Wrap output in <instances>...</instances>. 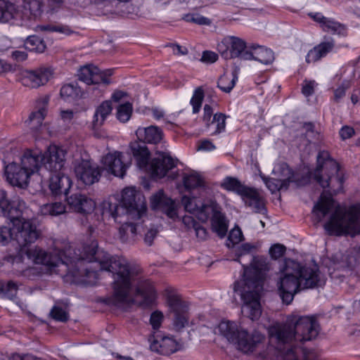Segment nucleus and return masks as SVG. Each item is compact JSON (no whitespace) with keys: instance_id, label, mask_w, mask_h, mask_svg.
I'll return each mask as SVG.
<instances>
[{"instance_id":"f257e3e1","label":"nucleus","mask_w":360,"mask_h":360,"mask_svg":"<svg viewBox=\"0 0 360 360\" xmlns=\"http://www.w3.org/2000/svg\"><path fill=\"white\" fill-rule=\"evenodd\" d=\"M79 253L69 246L65 251L55 249L47 253L35 247L27 249V258L35 264L46 266L51 271L67 272V276L73 277L74 281L84 284H93L97 278V272L84 267V262H97L102 271L112 274V294L108 299V304L117 307H124L134 302L131 294L134 271L128 262L123 258L112 256L102 249L98 248V243L93 240L83 246Z\"/></svg>"},{"instance_id":"f03ea898","label":"nucleus","mask_w":360,"mask_h":360,"mask_svg":"<svg viewBox=\"0 0 360 360\" xmlns=\"http://www.w3.org/2000/svg\"><path fill=\"white\" fill-rule=\"evenodd\" d=\"M317 166L313 172V177L323 188H330L327 195L323 192L319 202L314 205L313 212L322 220L328 214L331 213L329 220L324 228L330 235H354L359 232L360 204L350 206L347 210L335 203L331 198L332 193H336L342 184V178L338 172V163L330 157L328 152L320 151L316 158Z\"/></svg>"},{"instance_id":"7ed1b4c3","label":"nucleus","mask_w":360,"mask_h":360,"mask_svg":"<svg viewBox=\"0 0 360 360\" xmlns=\"http://www.w3.org/2000/svg\"><path fill=\"white\" fill-rule=\"evenodd\" d=\"M243 279L235 282L233 290L238 292L243 302L241 312L252 321L262 314L260 292L266 272L270 270L267 258L250 255V266L243 264Z\"/></svg>"},{"instance_id":"20e7f679","label":"nucleus","mask_w":360,"mask_h":360,"mask_svg":"<svg viewBox=\"0 0 360 360\" xmlns=\"http://www.w3.org/2000/svg\"><path fill=\"white\" fill-rule=\"evenodd\" d=\"M138 139L141 142L131 143L130 149L135 158L138 167L141 169L148 171L153 178L161 179L165 176L167 172L176 165L174 160L166 151H156V157L152 158L148 163L150 152L146 143L157 144L163 138L162 131L156 126L148 127H139L136 131Z\"/></svg>"},{"instance_id":"39448f33","label":"nucleus","mask_w":360,"mask_h":360,"mask_svg":"<svg viewBox=\"0 0 360 360\" xmlns=\"http://www.w3.org/2000/svg\"><path fill=\"white\" fill-rule=\"evenodd\" d=\"M277 288L282 301L290 304L300 289L313 288L325 283V278L316 264L302 266L299 262L285 259L279 268Z\"/></svg>"},{"instance_id":"423d86ee","label":"nucleus","mask_w":360,"mask_h":360,"mask_svg":"<svg viewBox=\"0 0 360 360\" xmlns=\"http://www.w3.org/2000/svg\"><path fill=\"white\" fill-rule=\"evenodd\" d=\"M102 214L108 215L116 222H122L120 218L139 219L146 212V204L143 194L133 187L122 190L121 198L118 196H110L101 203Z\"/></svg>"},{"instance_id":"0eeeda50","label":"nucleus","mask_w":360,"mask_h":360,"mask_svg":"<svg viewBox=\"0 0 360 360\" xmlns=\"http://www.w3.org/2000/svg\"><path fill=\"white\" fill-rule=\"evenodd\" d=\"M219 333L229 343L244 353L253 352L264 336L257 330L249 332L241 323L222 321L218 326Z\"/></svg>"},{"instance_id":"6e6552de","label":"nucleus","mask_w":360,"mask_h":360,"mask_svg":"<svg viewBox=\"0 0 360 360\" xmlns=\"http://www.w3.org/2000/svg\"><path fill=\"white\" fill-rule=\"evenodd\" d=\"M66 151L56 146H50L44 154L26 151L21 158L22 169L30 174L37 172L41 165L49 171H58L64 167Z\"/></svg>"},{"instance_id":"1a4fd4ad","label":"nucleus","mask_w":360,"mask_h":360,"mask_svg":"<svg viewBox=\"0 0 360 360\" xmlns=\"http://www.w3.org/2000/svg\"><path fill=\"white\" fill-rule=\"evenodd\" d=\"M30 214V207L20 197L10 200L7 193L0 189V217H3L11 223H15L22 217Z\"/></svg>"},{"instance_id":"9d476101","label":"nucleus","mask_w":360,"mask_h":360,"mask_svg":"<svg viewBox=\"0 0 360 360\" xmlns=\"http://www.w3.org/2000/svg\"><path fill=\"white\" fill-rule=\"evenodd\" d=\"M33 212L30 208V214L27 217L19 219L15 223H11L15 231L13 239L21 247L34 243L40 236V231L36 224L31 220Z\"/></svg>"},{"instance_id":"9b49d317","label":"nucleus","mask_w":360,"mask_h":360,"mask_svg":"<svg viewBox=\"0 0 360 360\" xmlns=\"http://www.w3.org/2000/svg\"><path fill=\"white\" fill-rule=\"evenodd\" d=\"M169 311L173 314V326L176 330H180L188 325V304L176 295L167 296Z\"/></svg>"},{"instance_id":"f8f14e48","label":"nucleus","mask_w":360,"mask_h":360,"mask_svg":"<svg viewBox=\"0 0 360 360\" xmlns=\"http://www.w3.org/2000/svg\"><path fill=\"white\" fill-rule=\"evenodd\" d=\"M181 203L186 212L195 214L202 221H207L210 217V212L214 210L213 206L216 201L207 199L202 202L196 197L184 195Z\"/></svg>"},{"instance_id":"ddd939ff","label":"nucleus","mask_w":360,"mask_h":360,"mask_svg":"<svg viewBox=\"0 0 360 360\" xmlns=\"http://www.w3.org/2000/svg\"><path fill=\"white\" fill-rule=\"evenodd\" d=\"M217 49L225 60L234 58L245 60L243 56L245 53H250L251 50L247 49L246 44L243 39L236 37L224 38L218 44Z\"/></svg>"},{"instance_id":"4468645a","label":"nucleus","mask_w":360,"mask_h":360,"mask_svg":"<svg viewBox=\"0 0 360 360\" xmlns=\"http://www.w3.org/2000/svg\"><path fill=\"white\" fill-rule=\"evenodd\" d=\"M75 172L78 181L91 186L99 181L102 169L89 160H82L75 165Z\"/></svg>"},{"instance_id":"2eb2a0df","label":"nucleus","mask_w":360,"mask_h":360,"mask_svg":"<svg viewBox=\"0 0 360 360\" xmlns=\"http://www.w3.org/2000/svg\"><path fill=\"white\" fill-rule=\"evenodd\" d=\"M150 207L154 210L162 212L170 219H175L177 217L175 202L165 195L162 190L150 197Z\"/></svg>"},{"instance_id":"dca6fc26","label":"nucleus","mask_w":360,"mask_h":360,"mask_svg":"<svg viewBox=\"0 0 360 360\" xmlns=\"http://www.w3.org/2000/svg\"><path fill=\"white\" fill-rule=\"evenodd\" d=\"M122 154L120 152L108 153L102 159L103 169L108 173L115 176L123 178L125 175L127 166L123 163Z\"/></svg>"},{"instance_id":"f3484780","label":"nucleus","mask_w":360,"mask_h":360,"mask_svg":"<svg viewBox=\"0 0 360 360\" xmlns=\"http://www.w3.org/2000/svg\"><path fill=\"white\" fill-rule=\"evenodd\" d=\"M7 181L13 186L25 188L27 186L30 174L15 162L8 165L5 169Z\"/></svg>"},{"instance_id":"a211bd4d","label":"nucleus","mask_w":360,"mask_h":360,"mask_svg":"<svg viewBox=\"0 0 360 360\" xmlns=\"http://www.w3.org/2000/svg\"><path fill=\"white\" fill-rule=\"evenodd\" d=\"M49 68H40L36 70L25 71L22 77V84L30 88H37L44 85L51 77Z\"/></svg>"},{"instance_id":"6ab92c4d","label":"nucleus","mask_w":360,"mask_h":360,"mask_svg":"<svg viewBox=\"0 0 360 360\" xmlns=\"http://www.w3.org/2000/svg\"><path fill=\"white\" fill-rule=\"evenodd\" d=\"M68 205L75 211L90 214L96 207L95 202L89 197L82 193H74L67 198Z\"/></svg>"},{"instance_id":"aec40b11","label":"nucleus","mask_w":360,"mask_h":360,"mask_svg":"<svg viewBox=\"0 0 360 360\" xmlns=\"http://www.w3.org/2000/svg\"><path fill=\"white\" fill-rule=\"evenodd\" d=\"M63 167L58 171H49L52 174L50 176L49 188L53 195L67 194L71 187L70 179L62 172Z\"/></svg>"},{"instance_id":"412c9836","label":"nucleus","mask_w":360,"mask_h":360,"mask_svg":"<svg viewBox=\"0 0 360 360\" xmlns=\"http://www.w3.org/2000/svg\"><path fill=\"white\" fill-rule=\"evenodd\" d=\"M136 295L141 297L139 305L143 307L152 306L157 299V292L153 283L148 280L140 281L136 288Z\"/></svg>"},{"instance_id":"4be33fe9","label":"nucleus","mask_w":360,"mask_h":360,"mask_svg":"<svg viewBox=\"0 0 360 360\" xmlns=\"http://www.w3.org/2000/svg\"><path fill=\"white\" fill-rule=\"evenodd\" d=\"M203 122L205 123L207 127H210L211 125H214L215 129L212 132V135L218 134L224 130L226 127V115L223 113H216L214 115L211 121L213 110L212 107L207 104L204 106Z\"/></svg>"},{"instance_id":"5701e85b","label":"nucleus","mask_w":360,"mask_h":360,"mask_svg":"<svg viewBox=\"0 0 360 360\" xmlns=\"http://www.w3.org/2000/svg\"><path fill=\"white\" fill-rule=\"evenodd\" d=\"M241 198L245 204L251 207L255 212L262 214L266 213L264 198L257 190L250 187Z\"/></svg>"},{"instance_id":"b1692460","label":"nucleus","mask_w":360,"mask_h":360,"mask_svg":"<svg viewBox=\"0 0 360 360\" xmlns=\"http://www.w3.org/2000/svg\"><path fill=\"white\" fill-rule=\"evenodd\" d=\"M48 101V98L40 99L38 103L37 110L32 112L26 121L27 126L33 131H37L42 124L47 113Z\"/></svg>"},{"instance_id":"393cba45","label":"nucleus","mask_w":360,"mask_h":360,"mask_svg":"<svg viewBox=\"0 0 360 360\" xmlns=\"http://www.w3.org/2000/svg\"><path fill=\"white\" fill-rule=\"evenodd\" d=\"M78 79L88 85L97 84L105 79V75L101 70L93 65H86L82 67L78 71Z\"/></svg>"},{"instance_id":"a878e982","label":"nucleus","mask_w":360,"mask_h":360,"mask_svg":"<svg viewBox=\"0 0 360 360\" xmlns=\"http://www.w3.org/2000/svg\"><path fill=\"white\" fill-rule=\"evenodd\" d=\"M150 348L152 351L160 354L169 355L178 351L180 349V345L172 338L164 337L160 341L153 340L150 343Z\"/></svg>"},{"instance_id":"bb28decb","label":"nucleus","mask_w":360,"mask_h":360,"mask_svg":"<svg viewBox=\"0 0 360 360\" xmlns=\"http://www.w3.org/2000/svg\"><path fill=\"white\" fill-rule=\"evenodd\" d=\"M243 57L245 60H255L259 63L269 65L274 62V52L263 46H252L250 53H245Z\"/></svg>"},{"instance_id":"cd10ccee","label":"nucleus","mask_w":360,"mask_h":360,"mask_svg":"<svg viewBox=\"0 0 360 360\" xmlns=\"http://www.w3.org/2000/svg\"><path fill=\"white\" fill-rule=\"evenodd\" d=\"M214 210L210 212V217H212V226L213 231L220 238H224L228 231V225L225 220L224 216L220 211V207L216 202L213 206Z\"/></svg>"},{"instance_id":"c85d7f7f","label":"nucleus","mask_w":360,"mask_h":360,"mask_svg":"<svg viewBox=\"0 0 360 360\" xmlns=\"http://www.w3.org/2000/svg\"><path fill=\"white\" fill-rule=\"evenodd\" d=\"M122 225L119 229V238L122 243H133L136 238V225L131 221V219L120 218Z\"/></svg>"},{"instance_id":"c756f323","label":"nucleus","mask_w":360,"mask_h":360,"mask_svg":"<svg viewBox=\"0 0 360 360\" xmlns=\"http://www.w3.org/2000/svg\"><path fill=\"white\" fill-rule=\"evenodd\" d=\"M333 47L334 41L333 40L321 43L308 52L306 56L307 63H314L319 60L330 52Z\"/></svg>"},{"instance_id":"7c9ffc66","label":"nucleus","mask_w":360,"mask_h":360,"mask_svg":"<svg viewBox=\"0 0 360 360\" xmlns=\"http://www.w3.org/2000/svg\"><path fill=\"white\" fill-rule=\"evenodd\" d=\"M112 107L109 101H103L96 110L92 125L94 129L101 127L106 118L111 114Z\"/></svg>"},{"instance_id":"2f4dec72","label":"nucleus","mask_w":360,"mask_h":360,"mask_svg":"<svg viewBox=\"0 0 360 360\" xmlns=\"http://www.w3.org/2000/svg\"><path fill=\"white\" fill-rule=\"evenodd\" d=\"M18 15L17 6L8 1L0 0V22H8Z\"/></svg>"},{"instance_id":"473e14b6","label":"nucleus","mask_w":360,"mask_h":360,"mask_svg":"<svg viewBox=\"0 0 360 360\" xmlns=\"http://www.w3.org/2000/svg\"><path fill=\"white\" fill-rule=\"evenodd\" d=\"M221 186L225 190L234 192L241 197L250 188L243 184L238 179L231 176L226 177Z\"/></svg>"},{"instance_id":"72a5a7b5","label":"nucleus","mask_w":360,"mask_h":360,"mask_svg":"<svg viewBox=\"0 0 360 360\" xmlns=\"http://www.w3.org/2000/svg\"><path fill=\"white\" fill-rule=\"evenodd\" d=\"M183 183L186 190L203 187L205 185V181L202 176L193 171L184 174Z\"/></svg>"},{"instance_id":"f704fd0d","label":"nucleus","mask_w":360,"mask_h":360,"mask_svg":"<svg viewBox=\"0 0 360 360\" xmlns=\"http://www.w3.org/2000/svg\"><path fill=\"white\" fill-rule=\"evenodd\" d=\"M60 96L66 101H73L82 96V92L77 84H68L62 86Z\"/></svg>"},{"instance_id":"c9c22d12","label":"nucleus","mask_w":360,"mask_h":360,"mask_svg":"<svg viewBox=\"0 0 360 360\" xmlns=\"http://www.w3.org/2000/svg\"><path fill=\"white\" fill-rule=\"evenodd\" d=\"M262 179L266 184L269 190L272 193H276L281 189H287L289 186V181L288 179H281L276 178H267L262 176Z\"/></svg>"},{"instance_id":"e433bc0d","label":"nucleus","mask_w":360,"mask_h":360,"mask_svg":"<svg viewBox=\"0 0 360 360\" xmlns=\"http://www.w3.org/2000/svg\"><path fill=\"white\" fill-rule=\"evenodd\" d=\"M183 222L188 229H193L197 238H198L200 240H203L207 238V230L199 223L195 221L193 217L186 216L183 218Z\"/></svg>"},{"instance_id":"4c0bfd02","label":"nucleus","mask_w":360,"mask_h":360,"mask_svg":"<svg viewBox=\"0 0 360 360\" xmlns=\"http://www.w3.org/2000/svg\"><path fill=\"white\" fill-rule=\"evenodd\" d=\"M65 212V207L62 202L44 204L40 207L42 215L58 216Z\"/></svg>"},{"instance_id":"58836bf2","label":"nucleus","mask_w":360,"mask_h":360,"mask_svg":"<svg viewBox=\"0 0 360 360\" xmlns=\"http://www.w3.org/2000/svg\"><path fill=\"white\" fill-rule=\"evenodd\" d=\"M25 48L30 51L42 53L46 49L44 41L37 36H30L25 42Z\"/></svg>"},{"instance_id":"ea45409f","label":"nucleus","mask_w":360,"mask_h":360,"mask_svg":"<svg viewBox=\"0 0 360 360\" xmlns=\"http://www.w3.org/2000/svg\"><path fill=\"white\" fill-rule=\"evenodd\" d=\"M238 79L237 72L234 71L232 76L230 77L227 75H222L217 82V86L223 91L229 93L235 86L236 82Z\"/></svg>"},{"instance_id":"a19ab883","label":"nucleus","mask_w":360,"mask_h":360,"mask_svg":"<svg viewBox=\"0 0 360 360\" xmlns=\"http://www.w3.org/2000/svg\"><path fill=\"white\" fill-rule=\"evenodd\" d=\"M357 251L355 249H349L345 253L341 255L339 265L342 268L352 267L356 264Z\"/></svg>"},{"instance_id":"79ce46f5","label":"nucleus","mask_w":360,"mask_h":360,"mask_svg":"<svg viewBox=\"0 0 360 360\" xmlns=\"http://www.w3.org/2000/svg\"><path fill=\"white\" fill-rule=\"evenodd\" d=\"M23 8L31 16L37 18L42 12V0H23Z\"/></svg>"},{"instance_id":"37998d69","label":"nucleus","mask_w":360,"mask_h":360,"mask_svg":"<svg viewBox=\"0 0 360 360\" xmlns=\"http://www.w3.org/2000/svg\"><path fill=\"white\" fill-rule=\"evenodd\" d=\"M18 290V285L13 281L0 283V295L13 299L16 297Z\"/></svg>"},{"instance_id":"c03bdc74","label":"nucleus","mask_w":360,"mask_h":360,"mask_svg":"<svg viewBox=\"0 0 360 360\" xmlns=\"http://www.w3.org/2000/svg\"><path fill=\"white\" fill-rule=\"evenodd\" d=\"M322 28L324 31L331 32L333 34H338L339 35L346 34L345 25L330 18H326Z\"/></svg>"},{"instance_id":"a18cd8bd","label":"nucleus","mask_w":360,"mask_h":360,"mask_svg":"<svg viewBox=\"0 0 360 360\" xmlns=\"http://www.w3.org/2000/svg\"><path fill=\"white\" fill-rule=\"evenodd\" d=\"M273 173L278 177H281V179H288L289 183L292 181V172L285 162L277 164L273 169Z\"/></svg>"},{"instance_id":"49530a36","label":"nucleus","mask_w":360,"mask_h":360,"mask_svg":"<svg viewBox=\"0 0 360 360\" xmlns=\"http://www.w3.org/2000/svg\"><path fill=\"white\" fill-rule=\"evenodd\" d=\"M131 112L132 105L130 103L127 102L117 108V117L120 122H126L131 117Z\"/></svg>"},{"instance_id":"de8ad7c7","label":"nucleus","mask_w":360,"mask_h":360,"mask_svg":"<svg viewBox=\"0 0 360 360\" xmlns=\"http://www.w3.org/2000/svg\"><path fill=\"white\" fill-rule=\"evenodd\" d=\"M204 98V91L201 86L198 87L193 93L191 100V104L193 106V112L197 113L199 112L202 102Z\"/></svg>"},{"instance_id":"09e8293b","label":"nucleus","mask_w":360,"mask_h":360,"mask_svg":"<svg viewBox=\"0 0 360 360\" xmlns=\"http://www.w3.org/2000/svg\"><path fill=\"white\" fill-rule=\"evenodd\" d=\"M243 240V235L240 228L236 227L233 229L229 235L226 241V245L230 248H233L236 244L239 243Z\"/></svg>"},{"instance_id":"8fccbe9b","label":"nucleus","mask_w":360,"mask_h":360,"mask_svg":"<svg viewBox=\"0 0 360 360\" xmlns=\"http://www.w3.org/2000/svg\"><path fill=\"white\" fill-rule=\"evenodd\" d=\"M256 249V247L254 245L250 243H244L242 244L237 250L236 255L237 256V259L235 260L242 263L241 257L243 256L252 254Z\"/></svg>"},{"instance_id":"3c124183","label":"nucleus","mask_w":360,"mask_h":360,"mask_svg":"<svg viewBox=\"0 0 360 360\" xmlns=\"http://www.w3.org/2000/svg\"><path fill=\"white\" fill-rule=\"evenodd\" d=\"M51 315L53 319L62 322H65L69 319L68 312L62 307L58 306L53 307L51 311Z\"/></svg>"},{"instance_id":"603ef678","label":"nucleus","mask_w":360,"mask_h":360,"mask_svg":"<svg viewBox=\"0 0 360 360\" xmlns=\"http://www.w3.org/2000/svg\"><path fill=\"white\" fill-rule=\"evenodd\" d=\"M183 19L189 22H194L198 25H209L210 20L199 14H187L185 15Z\"/></svg>"},{"instance_id":"864d4df0","label":"nucleus","mask_w":360,"mask_h":360,"mask_svg":"<svg viewBox=\"0 0 360 360\" xmlns=\"http://www.w3.org/2000/svg\"><path fill=\"white\" fill-rule=\"evenodd\" d=\"M14 236L10 227L1 226L0 227V244L6 245L11 239H13Z\"/></svg>"},{"instance_id":"5fc2aeb1","label":"nucleus","mask_w":360,"mask_h":360,"mask_svg":"<svg viewBox=\"0 0 360 360\" xmlns=\"http://www.w3.org/2000/svg\"><path fill=\"white\" fill-rule=\"evenodd\" d=\"M163 317L162 313L160 311H155L151 314L150 323L154 330L159 329L162 324Z\"/></svg>"},{"instance_id":"6e6d98bb","label":"nucleus","mask_w":360,"mask_h":360,"mask_svg":"<svg viewBox=\"0 0 360 360\" xmlns=\"http://www.w3.org/2000/svg\"><path fill=\"white\" fill-rule=\"evenodd\" d=\"M285 252V247L283 245L277 243L272 245L269 249V254L271 258L277 259L282 257Z\"/></svg>"},{"instance_id":"4d7b16f0","label":"nucleus","mask_w":360,"mask_h":360,"mask_svg":"<svg viewBox=\"0 0 360 360\" xmlns=\"http://www.w3.org/2000/svg\"><path fill=\"white\" fill-rule=\"evenodd\" d=\"M218 59V56L216 53L205 51L202 53L201 60L207 63H213Z\"/></svg>"},{"instance_id":"13d9d810","label":"nucleus","mask_w":360,"mask_h":360,"mask_svg":"<svg viewBox=\"0 0 360 360\" xmlns=\"http://www.w3.org/2000/svg\"><path fill=\"white\" fill-rule=\"evenodd\" d=\"M158 233V230L155 228H150L148 230L147 233L145 234L144 242L148 245H151L153 244V241L154 238L156 237Z\"/></svg>"},{"instance_id":"bf43d9fd","label":"nucleus","mask_w":360,"mask_h":360,"mask_svg":"<svg viewBox=\"0 0 360 360\" xmlns=\"http://www.w3.org/2000/svg\"><path fill=\"white\" fill-rule=\"evenodd\" d=\"M315 84L316 83L314 81H305L302 89V94L305 96H309L313 94Z\"/></svg>"},{"instance_id":"052dcab7","label":"nucleus","mask_w":360,"mask_h":360,"mask_svg":"<svg viewBox=\"0 0 360 360\" xmlns=\"http://www.w3.org/2000/svg\"><path fill=\"white\" fill-rule=\"evenodd\" d=\"M215 149L214 145L207 139L202 140L198 146V150H212Z\"/></svg>"},{"instance_id":"680f3d73","label":"nucleus","mask_w":360,"mask_h":360,"mask_svg":"<svg viewBox=\"0 0 360 360\" xmlns=\"http://www.w3.org/2000/svg\"><path fill=\"white\" fill-rule=\"evenodd\" d=\"M354 134V130L350 127H343L340 131V136L345 140L351 138Z\"/></svg>"},{"instance_id":"e2e57ef3","label":"nucleus","mask_w":360,"mask_h":360,"mask_svg":"<svg viewBox=\"0 0 360 360\" xmlns=\"http://www.w3.org/2000/svg\"><path fill=\"white\" fill-rule=\"evenodd\" d=\"M303 128L306 131V135L309 139H314L316 136V133L314 131V125L311 123H305L303 125Z\"/></svg>"},{"instance_id":"0e129e2a","label":"nucleus","mask_w":360,"mask_h":360,"mask_svg":"<svg viewBox=\"0 0 360 360\" xmlns=\"http://www.w3.org/2000/svg\"><path fill=\"white\" fill-rule=\"evenodd\" d=\"M11 57L17 62H22L27 59V54L23 51H14L11 53Z\"/></svg>"},{"instance_id":"69168bd1","label":"nucleus","mask_w":360,"mask_h":360,"mask_svg":"<svg viewBox=\"0 0 360 360\" xmlns=\"http://www.w3.org/2000/svg\"><path fill=\"white\" fill-rule=\"evenodd\" d=\"M54 32H60L65 35H69L72 33V31L68 25H55Z\"/></svg>"},{"instance_id":"338daca9","label":"nucleus","mask_w":360,"mask_h":360,"mask_svg":"<svg viewBox=\"0 0 360 360\" xmlns=\"http://www.w3.org/2000/svg\"><path fill=\"white\" fill-rule=\"evenodd\" d=\"M346 89L344 86H339L335 90L334 99L336 102H338L345 95Z\"/></svg>"},{"instance_id":"774afa93","label":"nucleus","mask_w":360,"mask_h":360,"mask_svg":"<svg viewBox=\"0 0 360 360\" xmlns=\"http://www.w3.org/2000/svg\"><path fill=\"white\" fill-rule=\"evenodd\" d=\"M9 360H39L32 355H23L21 356L20 354H14L13 355Z\"/></svg>"}]
</instances>
